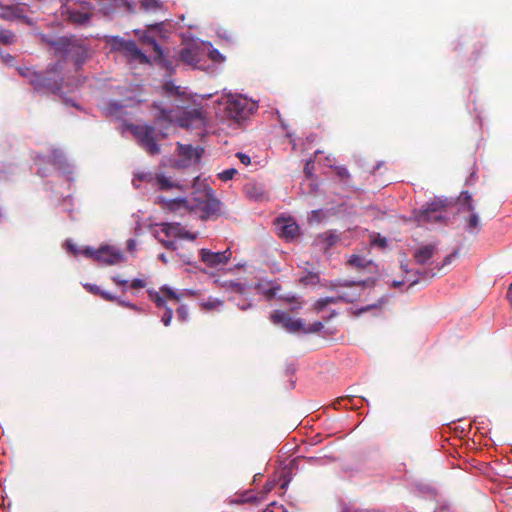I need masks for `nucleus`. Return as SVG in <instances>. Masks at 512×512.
<instances>
[{
  "label": "nucleus",
  "instance_id": "nucleus-42",
  "mask_svg": "<svg viewBox=\"0 0 512 512\" xmlns=\"http://www.w3.org/2000/svg\"><path fill=\"white\" fill-rule=\"evenodd\" d=\"M84 287L90 293H92L94 295H98V296H100L101 291H102L97 285H94V284H85Z\"/></svg>",
  "mask_w": 512,
  "mask_h": 512
},
{
  "label": "nucleus",
  "instance_id": "nucleus-32",
  "mask_svg": "<svg viewBox=\"0 0 512 512\" xmlns=\"http://www.w3.org/2000/svg\"><path fill=\"white\" fill-rule=\"evenodd\" d=\"M359 297V294L356 293H348V292H342L338 294L336 298H338V301H344L347 303H352Z\"/></svg>",
  "mask_w": 512,
  "mask_h": 512
},
{
  "label": "nucleus",
  "instance_id": "nucleus-7",
  "mask_svg": "<svg viewBox=\"0 0 512 512\" xmlns=\"http://www.w3.org/2000/svg\"><path fill=\"white\" fill-rule=\"evenodd\" d=\"M113 51L121 52L130 60L139 62L140 64H150L149 57L144 54L133 40H125L119 36H113L108 40Z\"/></svg>",
  "mask_w": 512,
  "mask_h": 512
},
{
  "label": "nucleus",
  "instance_id": "nucleus-28",
  "mask_svg": "<svg viewBox=\"0 0 512 512\" xmlns=\"http://www.w3.org/2000/svg\"><path fill=\"white\" fill-rule=\"evenodd\" d=\"M337 302H338V298L326 297V298H322V299H319L318 301H316V303L314 304V307H315L316 311L320 312V311H323L324 308L326 306H328L329 304H335Z\"/></svg>",
  "mask_w": 512,
  "mask_h": 512
},
{
  "label": "nucleus",
  "instance_id": "nucleus-43",
  "mask_svg": "<svg viewBox=\"0 0 512 512\" xmlns=\"http://www.w3.org/2000/svg\"><path fill=\"white\" fill-rule=\"evenodd\" d=\"M456 255H457V252H453V253L447 255L444 258L443 263L441 264V266H437L438 269H441V268L445 267L446 265H449L455 259Z\"/></svg>",
  "mask_w": 512,
  "mask_h": 512
},
{
  "label": "nucleus",
  "instance_id": "nucleus-29",
  "mask_svg": "<svg viewBox=\"0 0 512 512\" xmlns=\"http://www.w3.org/2000/svg\"><path fill=\"white\" fill-rule=\"evenodd\" d=\"M15 42V35L9 30L0 31V43L10 45Z\"/></svg>",
  "mask_w": 512,
  "mask_h": 512
},
{
  "label": "nucleus",
  "instance_id": "nucleus-13",
  "mask_svg": "<svg viewBox=\"0 0 512 512\" xmlns=\"http://www.w3.org/2000/svg\"><path fill=\"white\" fill-rule=\"evenodd\" d=\"M122 252L114 247L104 246L97 249V262L106 265H115L123 262Z\"/></svg>",
  "mask_w": 512,
  "mask_h": 512
},
{
  "label": "nucleus",
  "instance_id": "nucleus-20",
  "mask_svg": "<svg viewBox=\"0 0 512 512\" xmlns=\"http://www.w3.org/2000/svg\"><path fill=\"white\" fill-rule=\"evenodd\" d=\"M442 219V214L438 211L436 204L430 205L428 208L420 211L417 215L419 223L438 222Z\"/></svg>",
  "mask_w": 512,
  "mask_h": 512
},
{
  "label": "nucleus",
  "instance_id": "nucleus-1",
  "mask_svg": "<svg viewBox=\"0 0 512 512\" xmlns=\"http://www.w3.org/2000/svg\"><path fill=\"white\" fill-rule=\"evenodd\" d=\"M62 65L57 62L43 72H36L30 68L19 69L21 75L26 77L34 90L43 93L58 94L62 88Z\"/></svg>",
  "mask_w": 512,
  "mask_h": 512
},
{
  "label": "nucleus",
  "instance_id": "nucleus-5",
  "mask_svg": "<svg viewBox=\"0 0 512 512\" xmlns=\"http://www.w3.org/2000/svg\"><path fill=\"white\" fill-rule=\"evenodd\" d=\"M63 15H66L68 22L75 26H86L94 15V9L86 1H70L63 8Z\"/></svg>",
  "mask_w": 512,
  "mask_h": 512
},
{
  "label": "nucleus",
  "instance_id": "nucleus-55",
  "mask_svg": "<svg viewBox=\"0 0 512 512\" xmlns=\"http://www.w3.org/2000/svg\"><path fill=\"white\" fill-rule=\"evenodd\" d=\"M365 282L364 281H359V282H345L343 285L344 286H354V285H364Z\"/></svg>",
  "mask_w": 512,
  "mask_h": 512
},
{
  "label": "nucleus",
  "instance_id": "nucleus-10",
  "mask_svg": "<svg viewBox=\"0 0 512 512\" xmlns=\"http://www.w3.org/2000/svg\"><path fill=\"white\" fill-rule=\"evenodd\" d=\"M270 320L275 325H281L286 331L295 333L304 329L301 319H292L291 316L282 310H275L270 315Z\"/></svg>",
  "mask_w": 512,
  "mask_h": 512
},
{
  "label": "nucleus",
  "instance_id": "nucleus-23",
  "mask_svg": "<svg viewBox=\"0 0 512 512\" xmlns=\"http://www.w3.org/2000/svg\"><path fill=\"white\" fill-rule=\"evenodd\" d=\"M161 232L165 234L167 238H177L180 231V223H162Z\"/></svg>",
  "mask_w": 512,
  "mask_h": 512
},
{
  "label": "nucleus",
  "instance_id": "nucleus-21",
  "mask_svg": "<svg viewBox=\"0 0 512 512\" xmlns=\"http://www.w3.org/2000/svg\"><path fill=\"white\" fill-rule=\"evenodd\" d=\"M339 240V236L332 231H326L317 236L316 242L327 250L334 246Z\"/></svg>",
  "mask_w": 512,
  "mask_h": 512
},
{
  "label": "nucleus",
  "instance_id": "nucleus-40",
  "mask_svg": "<svg viewBox=\"0 0 512 512\" xmlns=\"http://www.w3.org/2000/svg\"><path fill=\"white\" fill-rule=\"evenodd\" d=\"M159 241L167 249H170V250H176L177 249V244H176V242L174 240L159 238Z\"/></svg>",
  "mask_w": 512,
  "mask_h": 512
},
{
  "label": "nucleus",
  "instance_id": "nucleus-59",
  "mask_svg": "<svg viewBox=\"0 0 512 512\" xmlns=\"http://www.w3.org/2000/svg\"><path fill=\"white\" fill-rule=\"evenodd\" d=\"M146 177H147L146 175L139 176V178H140L141 180L146 179Z\"/></svg>",
  "mask_w": 512,
  "mask_h": 512
},
{
  "label": "nucleus",
  "instance_id": "nucleus-41",
  "mask_svg": "<svg viewBox=\"0 0 512 512\" xmlns=\"http://www.w3.org/2000/svg\"><path fill=\"white\" fill-rule=\"evenodd\" d=\"M236 157L239 159V161L244 164L245 166H248L250 165L251 163V158L250 156H248L247 154L245 153H242V152H238L236 154Z\"/></svg>",
  "mask_w": 512,
  "mask_h": 512
},
{
  "label": "nucleus",
  "instance_id": "nucleus-26",
  "mask_svg": "<svg viewBox=\"0 0 512 512\" xmlns=\"http://www.w3.org/2000/svg\"><path fill=\"white\" fill-rule=\"evenodd\" d=\"M19 16L18 8L15 6L1 7L0 17L6 20L14 19Z\"/></svg>",
  "mask_w": 512,
  "mask_h": 512
},
{
  "label": "nucleus",
  "instance_id": "nucleus-12",
  "mask_svg": "<svg viewBox=\"0 0 512 512\" xmlns=\"http://www.w3.org/2000/svg\"><path fill=\"white\" fill-rule=\"evenodd\" d=\"M140 41L143 44L151 45L153 48V51L155 52V62L160 65L161 67L165 68L166 70L172 72L174 69L173 63L166 59L164 52L161 48V46L157 43L156 39L152 36H150L147 33H144L140 37Z\"/></svg>",
  "mask_w": 512,
  "mask_h": 512
},
{
  "label": "nucleus",
  "instance_id": "nucleus-16",
  "mask_svg": "<svg viewBox=\"0 0 512 512\" xmlns=\"http://www.w3.org/2000/svg\"><path fill=\"white\" fill-rule=\"evenodd\" d=\"M149 296L158 308H164L167 299L174 302L179 301V296L172 289L166 286L160 288V292L149 291Z\"/></svg>",
  "mask_w": 512,
  "mask_h": 512
},
{
  "label": "nucleus",
  "instance_id": "nucleus-38",
  "mask_svg": "<svg viewBox=\"0 0 512 512\" xmlns=\"http://www.w3.org/2000/svg\"><path fill=\"white\" fill-rule=\"evenodd\" d=\"M172 317H173L172 309L166 308V311L163 314L161 321L165 326H169L171 323Z\"/></svg>",
  "mask_w": 512,
  "mask_h": 512
},
{
  "label": "nucleus",
  "instance_id": "nucleus-19",
  "mask_svg": "<svg viewBox=\"0 0 512 512\" xmlns=\"http://www.w3.org/2000/svg\"><path fill=\"white\" fill-rule=\"evenodd\" d=\"M436 251L435 244L424 245L415 250L413 257L417 264L424 265L434 256Z\"/></svg>",
  "mask_w": 512,
  "mask_h": 512
},
{
  "label": "nucleus",
  "instance_id": "nucleus-18",
  "mask_svg": "<svg viewBox=\"0 0 512 512\" xmlns=\"http://www.w3.org/2000/svg\"><path fill=\"white\" fill-rule=\"evenodd\" d=\"M278 231L280 237L291 240L299 235V226L292 220H278Z\"/></svg>",
  "mask_w": 512,
  "mask_h": 512
},
{
  "label": "nucleus",
  "instance_id": "nucleus-50",
  "mask_svg": "<svg viewBox=\"0 0 512 512\" xmlns=\"http://www.w3.org/2000/svg\"><path fill=\"white\" fill-rule=\"evenodd\" d=\"M67 246H68V248H69V251H70L74 256H77L78 254H80V253H81V250H79V249L76 247V245H74V244H72V243L68 242V243H67Z\"/></svg>",
  "mask_w": 512,
  "mask_h": 512
},
{
  "label": "nucleus",
  "instance_id": "nucleus-36",
  "mask_svg": "<svg viewBox=\"0 0 512 512\" xmlns=\"http://www.w3.org/2000/svg\"><path fill=\"white\" fill-rule=\"evenodd\" d=\"M324 325L321 321L312 323L307 329H303L306 333H316L323 329Z\"/></svg>",
  "mask_w": 512,
  "mask_h": 512
},
{
  "label": "nucleus",
  "instance_id": "nucleus-58",
  "mask_svg": "<svg viewBox=\"0 0 512 512\" xmlns=\"http://www.w3.org/2000/svg\"><path fill=\"white\" fill-rule=\"evenodd\" d=\"M407 266H408V265H407V263H406V264H401V267H402L406 272L408 271Z\"/></svg>",
  "mask_w": 512,
  "mask_h": 512
},
{
  "label": "nucleus",
  "instance_id": "nucleus-46",
  "mask_svg": "<svg viewBox=\"0 0 512 512\" xmlns=\"http://www.w3.org/2000/svg\"><path fill=\"white\" fill-rule=\"evenodd\" d=\"M130 286L134 289H140L146 286V282L142 279H134L132 280Z\"/></svg>",
  "mask_w": 512,
  "mask_h": 512
},
{
  "label": "nucleus",
  "instance_id": "nucleus-25",
  "mask_svg": "<svg viewBox=\"0 0 512 512\" xmlns=\"http://www.w3.org/2000/svg\"><path fill=\"white\" fill-rule=\"evenodd\" d=\"M155 182H156V185L161 190H169L176 186L169 178H167L166 176H164L162 174L156 175Z\"/></svg>",
  "mask_w": 512,
  "mask_h": 512
},
{
  "label": "nucleus",
  "instance_id": "nucleus-57",
  "mask_svg": "<svg viewBox=\"0 0 512 512\" xmlns=\"http://www.w3.org/2000/svg\"><path fill=\"white\" fill-rule=\"evenodd\" d=\"M159 259L162 260L164 263L167 262V260L163 254L159 255Z\"/></svg>",
  "mask_w": 512,
  "mask_h": 512
},
{
  "label": "nucleus",
  "instance_id": "nucleus-33",
  "mask_svg": "<svg viewBox=\"0 0 512 512\" xmlns=\"http://www.w3.org/2000/svg\"><path fill=\"white\" fill-rule=\"evenodd\" d=\"M237 174V170L235 168H230L222 171L218 174V177L222 181H229L233 179V177Z\"/></svg>",
  "mask_w": 512,
  "mask_h": 512
},
{
  "label": "nucleus",
  "instance_id": "nucleus-2",
  "mask_svg": "<svg viewBox=\"0 0 512 512\" xmlns=\"http://www.w3.org/2000/svg\"><path fill=\"white\" fill-rule=\"evenodd\" d=\"M190 203V215L201 220L216 219L221 215L222 203L210 187L194 191L190 196Z\"/></svg>",
  "mask_w": 512,
  "mask_h": 512
},
{
  "label": "nucleus",
  "instance_id": "nucleus-49",
  "mask_svg": "<svg viewBox=\"0 0 512 512\" xmlns=\"http://www.w3.org/2000/svg\"><path fill=\"white\" fill-rule=\"evenodd\" d=\"M112 281H113L115 284H117V285H119V286H123V287H126V285H127V283H128V281H127V280H123V279H121L118 275H117V276L112 277Z\"/></svg>",
  "mask_w": 512,
  "mask_h": 512
},
{
  "label": "nucleus",
  "instance_id": "nucleus-51",
  "mask_svg": "<svg viewBox=\"0 0 512 512\" xmlns=\"http://www.w3.org/2000/svg\"><path fill=\"white\" fill-rule=\"evenodd\" d=\"M279 288H270L268 290H266L264 292V295L268 298V299H271L273 298L275 295H276V290H278Z\"/></svg>",
  "mask_w": 512,
  "mask_h": 512
},
{
  "label": "nucleus",
  "instance_id": "nucleus-34",
  "mask_svg": "<svg viewBox=\"0 0 512 512\" xmlns=\"http://www.w3.org/2000/svg\"><path fill=\"white\" fill-rule=\"evenodd\" d=\"M177 238H181V239H187V240H195L197 238V234L196 233H192L188 230H186L181 224H180V231H179V235L177 236Z\"/></svg>",
  "mask_w": 512,
  "mask_h": 512
},
{
  "label": "nucleus",
  "instance_id": "nucleus-27",
  "mask_svg": "<svg viewBox=\"0 0 512 512\" xmlns=\"http://www.w3.org/2000/svg\"><path fill=\"white\" fill-rule=\"evenodd\" d=\"M348 264L356 268H365L369 261L360 255L353 254L349 257Z\"/></svg>",
  "mask_w": 512,
  "mask_h": 512
},
{
  "label": "nucleus",
  "instance_id": "nucleus-4",
  "mask_svg": "<svg viewBox=\"0 0 512 512\" xmlns=\"http://www.w3.org/2000/svg\"><path fill=\"white\" fill-rule=\"evenodd\" d=\"M129 131L136 139L138 145L149 155H158L161 151L158 141L166 137L165 133L157 134L155 127L147 124H131Z\"/></svg>",
  "mask_w": 512,
  "mask_h": 512
},
{
  "label": "nucleus",
  "instance_id": "nucleus-30",
  "mask_svg": "<svg viewBox=\"0 0 512 512\" xmlns=\"http://www.w3.org/2000/svg\"><path fill=\"white\" fill-rule=\"evenodd\" d=\"M333 169L341 181L347 182L350 179V173L345 166L339 165L335 166Z\"/></svg>",
  "mask_w": 512,
  "mask_h": 512
},
{
  "label": "nucleus",
  "instance_id": "nucleus-31",
  "mask_svg": "<svg viewBox=\"0 0 512 512\" xmlns=\"http://www.w3.org/2000/svg\"><path fill=\"white\" fill-rule=\"evenodd\" d=\"M371 245L383 249L387 246V240L385 237H382L379 234H374L371 235Z\"/></svg>",
  "mask_w": 512,
  "mask_h": 512
},
{
  "label": "nucleus",
  "instance_id": "nucleus-37",
  "mask_svg": "<svg viewBox=\"0 0 512 512\" xmlns=\"http://www.w3.org/2000/svg\"><path fill=\"white\" fill-rule=\"evenodd\" d=\"M81 254H83L85 257L93 258L97 261V249L86 247L83 250H81Z\"/></svg>",
  "mask_w": 512,
  "mask_h": 512
},
{
  "label": "nucleus",
  "instance_id": "nucleus-56",
  "mask_svg": "<svg viewBox=\"0 0 512 512\" xmlns=\"http://www.w3.org/2000/svg\"><path fill=\"white\" fill-rule=\"evenodd\" d=\"M252 306L251 303H247V304H243V305H239V308L241 310H247L248 308H250Z\"/></svg>",
  "mask_w": 512,
  "mask_h": 512
},
{
  "label": "nucleus",
  "instance_id": "nucleus-60",
  "mask_svg": "<svg viewBox=\"0 0 512 512\" xmlns=\"http://www.w3.org/2000/svg\"><path fill=\"white\" fill-rule=\"evenodd\" d=\"M56 157H57V155H56V153L54 152V153H53V158H54V160L56 159Z\"/></svg>",
  "mask_w": 512,
  "mask_h": 512
},
{
  "label": "nucleus",
  "instance_id": "nucleus-17",
  "mask_svg": "<svg viewBox=\"0 0 512 512\" xmlns=\"http://www.w3.org/2000/svg\"><path fill=\"white\" fill-rule=\"evenodd\" d=\"M244 192L253 201L262 202L269 198L264 185L255 181L247 182L244 186Z\"/></svg>",
  "mask_w": 512,
  "mask_h": 512
},
{
  "label": "nucleus",
  "instance_id": "nucleus-35",
  "mask_svg": "<svg viewBox=\"0 0 512 512\" xmlns=\"http://www.w3.org/2000/svg\"><path fill=\"white\" fill-rule=\"evenodd\" d=\"M233 292L244 294L246 292V285L240 282H231L229 285Z\"/></svg>",
  "mask_w": 512,
  "mask_h": 512
},
{
  "label": "nucleus",
  "instance_id": "nucleus-45",
  "mask_svg": "<svg viewBox=\"0 0 512 512\" xmlns=\"http://www.w3.org/2000/svg\"><path fill=\"white\" fill-rule=\"evenodd\" d=\"M100 297L106 301H111V302L117 301L118 302V298L115 295H113L109 292H106L104 290L101 291Z\"/></svg>",
  "mask_w": 512,
  "mask_h": 512
},
{
  "label": "nucleus",
  "instance_id": "nucleus-52",
  "mask_svg": "<svg viewBox=\"0 0 512 512\" xmlns=\"http://www.w3.org/2000/svg\"><path fill=\"white\" fill-rule=\"evenodd\" d=\"M417 275H419L420 277H423V278H432L434 276V273H431L429 271H418L417 272Z\"/></svg>",
  "mask_w": 512,
  "mask_h": 512
},
{
  "label": "nucleus",
  "instance_id": "nucleus-15",
  "mask_svg": "<svg viewBox=\"0 0 512 512\" xmlns=\"http://www.w3.org/2000/svg\"><path fill=\"white\" fill-rule=\"evenodd\" d=\"M202 52L198 46H188L181 49L178 53V59L186 65L198 68L201 62Z\"/></svg>",
  "mask_w": 512,
  "mask_h": 512
},
{
  "label": "nucleus",
  "instance_id": "nucleus-53",
  "mask_svg": "<svg viewBox=\"0 0 512 512\" xmlns=\"http://www.w3.org/2000/svg\"><path fill=\"white\" fill-rule=\"evenodd\" d=\"M342 512H375V511L368 510V509H362V508H358V509L345 508Z\"/></svg>",
  "mask_w": 512,
  "mask_h": 512
},
{
  "label": "nucleus",
  "instance_id": "nucleus-39",
  "mask_svg": "<svg viewBox=\"0 0 512 512\" xmlns=\"http://www.w3.org/2000/svg\"><path fill=\"white\" fill-rule=\"evenodd\" d=\"M177 316L181 321H186L188 318V309L186 306L182 305L177 309Z\"/></svg>",
  "mask_w": 512,
  "mask_h": 512
},
{
  "label": "nucleus",
  "instance_id": "nucleus-14",
  "mask_svg": "<svg viewBox=\"0 0 512 512\" xmlns=\"http://www.w3.org/2000/svg\"><path fill=\"white\" fill-rule=\"evenodd\" d=\"M181 127H192L203 124L204 118L201 107H192L185 109L178 119Z\"/></svg>",
  "mask_w": 512,
  "mask_h": 512
},
{
  "label": "nucleus",
  "instance_id": "nucleus-24",
  "mask_svg": "<svg viewBox=\"0 0 512 512\" xmlns=\"http://www.w3.org/2000/svg\"><path fill=\"white\" fill-rule=\"evenodd\" d=\"M139 4L146 12H156L162 8V0H139Z\"/></svg>",
  "mask_w": 512,
  "mask_h": 512
},
{
  "label": "nucleus",
  "instance_id": "nucleus-8",
  "mask_svg": "<svg viewBox=\"0 0 512 512\" xmlns=\"http://www.w3.org/2000/svg\"><path fill=\"white\" fill-rule=\"evenodd\" d=\"M462 212H468L469 216L465 218L466 229L469 233L474 234L480 230V219L477 213H475V207L472 203V197L468 192H462L460 196Z\"/></svg>",
  "mask_w": 512,
  "mask_h": 512
},
{
  "label": "nucleus",
  "instance_id": "nucleus-54",
  "mask_svg": "<svg viewBox=\"0 0 512 512\" xmlns=\"http://www.w3.org/2000/svg\"><path fill=\"white\" fill-rule=\"evenodd\" d=\"M507 299H508L510 305L512 306V283L508 287Z\"/></svg>",
  "mask_w": 512,
  "mask_h": 512
},
{
  "label": "nucleus",
  "instance_id": "nucleus-47",
  "mask_svg": "<svg viewBox=\"0 0 512 512\" xmlns=\"http://www.w3.org/2000/svg\"><path fill=\"white\" fill-rule=\"evenodd\" d=\"M118 304L120 306H122V307H126V308H129V309L135 310V311L139 310V308L135 304H133L131 302H126V301L121 300V299H118Z\"/></svg>",
  "mask_w": 512,
  "mask_h": 512
},
{
  "label": "nucleus",
  "instance_id": "nucleus-6",
  "mask_svg": "<svg viewBox=\"0 0 512 512\" xmlns=\"http://www.w3.org/2000/svg\"><path fill=\"white\" fill-rule=\"evenodd\" d=\"M255 109V103L249 101L242 95H235L227 99L225 114L228 118L240 122L248 118Z\"/></svg>",
  "mask_w": 512,
  "mask_h": 512
},
{
  "label": "nucleus",
  "instance_id": "nucleus-22",
  "mask_svg": "<svg viewBox=\"0 0 512 512\" xmlns=\"http://www.w3.org/2000/svg\"><path fill=\"white\" fill-rule=\"evenodd\" d=\"M178 152L179 155L183 156L186 160L189 161H199L201 158V153L197 149L193 148L191 145L179 144Z\"/></svg>",
  "mask_w": 512,
  "mask_h": 512
},
{
  "label": "nucleus",
  "instance_id": "nucleus-44",
  "mask_svg": "<svg viewBox=\"0 0 512 512\" xmlns=\"http://www.w3.org/2000/svg\"><path fill=\"white\" fill-rule=\"evenodd\" d=\"M222 304L221 301L219 300H215V301H208L206 303H203V307L206 308L207 310H212V309H216L217 307H219L220 305Z\"/></svg>",
  "mask_w": 512,
  "mask_h": 512
},
{
  "label": "nucleus",
  "instance_id": "nucleus-3",
  "mask_svg": "<svg viewBox=\"0 0 512 512\" xmlns=\"http://www.w3.org/2000/svg\"><path fill=\"white\" fill-rule=\"evenodd\" d=\"M44 40L53 48L56 57L71 60L76 65L83 64L87 59L88 50L82 39L63 36L57 39L44 38Z\"/></svg>",
  "mask_w": 512,
  "mask_h": 512
},
{
  "label": "nucleus",
  "instance_id": "nucleus-11",
  "mask_svg": "<svg viewBox=\"0 0 512 512\" xmlns=\"http://www.w3.org/2000/svg\"><path fill=\"white\" fill-rule=\"evenodd\" d=\"M231 256L232 252L230 249H226L222 252H212L205 248L200 250L201 261L210 268H215L227 264L231 259Z\"/></svg>",
  "mask_w": 512,
  "mask_h": 512
},
{
  "label": "nucleus",
  "instance_id": "nucleus-48",
  "mask_svg": "<svg viewBox=\"0 0 512 512\" xmlns=\"http://www.w3.org/2000/svg\"><path fill=\"white\" fill-rule=\"evenodd\" d=\"M210 58L215 60V61H222L224 60V57L221 55V53L216 50V49H213L211 52H210Z\"/></svg>",
  "mask_w": 512,
  "mask_h": 512
},
{
  "label": "nucleus",
  "instance_id": "nucleus-9",
  "mask_svg": "<svg viewBox=\"0 0 512 512\" xmlns=\"http://www.w3.org/2000/svg\"><path fill=\"white\" fill-rule=\"evenodd\" d=\"M158 204L162 209L171 212L175 215L183 217L187 214L190 215V197L189 198H175L167 199L165 197H158Z\"/></svg>",
  "mask_w": 512,
  "mask_h": 512
}]
</instances>
